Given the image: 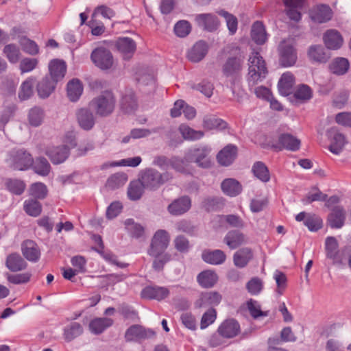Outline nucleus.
Returning a JSON list of instances; mask_svg holds the SVG:
<instances>
[{
  "label": "nucleus",
  "mask_w": 351,
  "mask_h": 351,
  "mask_svg": "<svg viewBox=\"0 0 351 351\" xmlns=\"http://www.w3.org/2000/svg\"><path fill=\"white\" fill-rule=\"evenodd\" d=\"M172 178L173 176L169 172L160 173L158 171L152 168L142 171L138 178L143 188L149 191L158 189L161 185Z\"/></svg>",
  "instance_id": "f257e3e1"
},
{
  "label": "nucleus",
  "mask_w": 351,
  "mask_h": 351,
  "mask_svg": "<svg viewBox=\"0 0 351 351\" xmlns=\"http://www.w3.org/2000/svg\"><path fill=\"white\" fill-rule=\"evenodd\" d=\"M267 73L266 64L258 51H252L248 58V82L255 85L265 78Z\"/></svg>",
  "instance_id": "f03ea898"
},
{
  "label": "nucleus",
  "mask_w": 351,
  "mask_h": 351,
  "mask_svg": "<svg viewBox=\"0 0 351 351\" xmlns=\"http://www.w3.org/2000/svg\"><path fill=\"white\" fill-rule=\"evenodd\" d=\"M243 61L244 55L241 53L240 49L236 48L234 56L229 57L223 65L222 71L223 75L229 78L234 84L241 78Z\"/></svg>",
  "instance_id": "7ed1b4c3"
},
{
  "label": "nucleus",
  "mask_w": 351,
  "mask_h": 351,
  "mask_svg": "<svg viewBox=\"0 0 351 351\" xmlns=\"http://www.w3.org/2000/svg\"><path fill=\"white\" fill-rule=\"evenodd\" d=\"M5 162L14 170L25 171L32 167L34 158L25 149H14L8 153Z\"/></svg>",
  "instance_id": "20e7f679"
},
{
  "label": "nucleus",
  "mask_w": 351,
  "mask_h": 351,
  "mask_svg": "<svg viewBox=\"0 0 351 351\" xmlns=\"http://www.w3.org/2000/svg\"><path fill=\"white\" fill-rule=\"evenodd\" d=\"M115 102V97L112 93L104 91L94 98L90 104L98 115L105 117L113 112Z\"/></svg>",
  "instance_id": "39448f33"
},
{
  "label": "nucleus",
  "mask_w": 351,
  "mask_h": 351,
  "mask_svg": "<svg viewBox=\"0 0 351 351\" xmlns=\"http://www.w3.org/2000/svg\"><path fill=\"white\" fill-rule=\"evenodd\" d=\"M169 243V235L164 230H158L152 240L148 254L152 256H158L167 247Z\"/></svg>",
  "instance_id": "423d86ee"
},
{
  "label": "nucleus",
  "mask_w": 351,
  "mask_h": 351,
  "mask_svg": "<svg viewBox=\"0 0 351 351\" xmlns=\"http://www.w3.org/2000/svg\"><path fill=\"white\" fill-rule=\"evenodd\" d=\"M90 58L96 66L102 70L110 69L113 65L111 52L104 47H97L93 51Z\"/></svg>",
  "instance_id": "0eeeda50"
},
{
  "label": "nucleus",
  "mask_w": 351,
  "mask_h": 351,
  "mask_svg": "<svg viewBox=\"0 0 351 351\" xmlns=\"http://www.w3.org/2000/svg\"><path fill=\"white\" fill-rule=\"evenodd\" d=\"M154 335V331L151 329H147L140 325H132L125 331V338L127 341H138L152 338Z\"/></svg>",
  "instance_id": "6e6552de"
},
{
  "label": "nucleus",
  "mask_w": 351,
  "mask_h": 351,
  "mask_svg": "<svg viewBox=\"0 0 351 351\" xmlns=\"http://www.w3.org/2000/svg\"><path fill=\"white\" fill-rule=\"evenodd\" d=\"M209 152V149L205 147L191 149L187 154L186 159L195 162L201 167L208 168L210 166Z\"/></svg>",
  "instance_id": "1a4fd4ad"
},
{
  "label": "nucleus",
  "mask_w": 351,
  "mask_h": 351,
  "mask_svg": "<svg viewBox=\"0 0 351 351\" xmlns=\"http://www.w3.org/2000/svg\"><path fill=\"white\" fill-rule=\"evenodd\" d=\"M327 136L330 141L329 150L335 154H339L346 144L345 136L335 128L327 131Z\"/></svg>",
  "instance_id": "9d476101"
},
{
  "label": "nucleus",
  "mask_w": 351,
  "mask_h": 351,
  "mask_svg": "<svg viewBox=\"0 0 351 351\" xmlns=\"http://www.w3.org/2000/svg\"><path fill=\"white\" fill-rule=\"evenodd\" d=\"M280 63L283 66H293L297 60V54L293 47L286 42H282L279 46Z\"/></svg>",
  "instance_id": "9b49d317"
},
{
  "label": "nucleus",
  "mask_w": 351,
  "mask_h": 351,
  "mask_svg": "<svg viewBox=\"0 0 351 351\" xmlns=\"http://www.w3.org/2000/svg\"><path fill=\"white\" fill-rule=\"evenodd\" d=\"M45 154L53 164L58 165L66 160L69 155V148L63 145L49 146L46 149Z\"/></svg>",
  "instance_id": "f8f14e48"
},
{
  "label": "nucleus",
  "mask_w": 351,
  "mask_h": 351,
  "mask_svg": "<svg viewBox=\"0 0 351 351\" xmlns=\"http://www.w3.org/2000/svg\"><path fill=\"white\" fill-rule=\"evenodd\" d=\"M323 41L328 49L338 50L343 45V38L336 29H330L327 30L323 35Z\"/></svg>",
  "instance_id": "ddd939ff"
},
{
  "label": "nucleus",
  "mask_w": 351,
  "mask_h": 351,
  "mask_svg": "<svg viewBox=\"0 0 351 351\" xmlns=\"http://www.w3.org/2000/svg\"><path fill=\"white\" fill-rule=\"evenodd\" d=\"M195 20L199 27L208 32L217 30L220 24L217 17L210 13L197 14Z\"/></svg>",
  "instance_id": "4468645a"
},
{
  "label": "nucleus",
  "mask_w": 351,
  "mask_h": 351,
  "mask_svg": "<svg viewBox=\"0 0 351 351\" xmlns=\"http://www.w3.org/2000/svg\"><path fill=\"white\" fill-rule=\"evenodd\" d=\"M191 207V199L189 196H182L173 200L167 207L168 212L172 215H181L186 213Z\"/></svg>",
  "instance_id": "2eb2a0df"
},
{
  "label": "nucleus",
  "mask_w": 351,
  "mask_h": 351,
  "mask_svg": "<svg viewBox=\"0 0 351 351\" xmlns=\"http://www.w3.org/2000/svg\"><path fill=\"white\" fill-rule=\"evenodd\" d=\"M170 291L165 287L148 286L141 291V297L149 300H162L169 295Z\"/></svg>",
  "instance_id": "dca6fc26"
},
{
  "label": "nucleus",
  "mask_w": 351,
  "mask_h": 351,
  "mask_svg": "<svg viewBox=\"0 0 351 351\" xmlns=\"http://www.w3.org/2000/svg\"><path fill=\"white\" fill-rule=\"evenodd\" d=\"M346 211L343 207L336 206L331 208L328 216L327 223L332 228H341L345 223Z\"/></svg>",
  "instance_id": "f3484780"
},
{
  "label": "nucleus",
  "mask_w": 351,
  "mask_h": 351,
  "mask_svg": "<svg viewBox=\"0 0 351 351\" xmlns=\"http://www.w3.org/2000/svg\"><path fill=\"white\" fill-rule=\"evenodd\" d=\"M309 14L314 22L324 23L332 19L333 12L328 5L322 4L313 8Z\"/></svg>",
  "instance_id": "a211bd4d"
},
{
  "label": "nucleus",
  "mask_w": 351,
  "mask_h": 351,
  "mask_svg": "<svg viewBox=\"0 0 351 351\" xmlns=\"http://www.w3.org/2000/svg\"><path fill=\"white\" fill-rule=\"evenodd\" d=\"M21 251L23 256L30 262L36 263L40 258V250L32 240L23 241L21 245Z\"/></svg>",
  "instance_id": "6ab92c4d"
},
{
  "label": "nucleus",
  "mask_w": 351,
  "mask_h": 351,
  "mask_svg": "<svg viewBox=\"0 0 351 351\" xmlns=\"http://www.w3.org/2000/svg\"><path fill=\"white\" fill-rule=\"evenodd\" d=\"M76 118L80 127L84 130H90L95 125V116L88 109L80 108L77 110Z\"/></svg>",
  "instance_id": "aec40b11"
},
{
  "label": "nucleus",
  "mask_w": 351,
  "mask_h": 351,
  "mask_svg": "<svg viewBox=\"0 0 351 351\" xmlns=\"http://www.w3.org/2000/svg\"><path fill=\"white\" fill-rule=\"evenodd\" d=\"M116 46L124 59L131 58L136 49V43L130 38L123 37L117 40Z\"/></svg>",
  "instance_id": "412c9836"
},
{
  "label": "nucleus",
  "mask_w": 351,
  "mask_h": 351,
  "mask_svg": "<svg viewBox=\"0 0 351 351\" xmlns=\"http://www.w3.org/2000/svg\"><path fill=\"white\" fill-rule=\"evenodd\" d=\"M222 299V296L218 292L210 291L202 293L195 303L196 308H206L210 306L218 305Z\"/></svg>",
  "instance_id": "4be33fe9"
},
{
  "label": "nucleus",
  "mask_w": 351,
  "mask_h": 351,
  "mask_svg": "<svg viewBox=\"0 0 351 351\" xmlns=\"http://www.w3.org/2000/svg\"><path fill=\"white\" fill-rule=\"evenodd\" d=\"M254 253L248 247L238 250L233 255L234 265L239 268H244L253 259Z\"/></svg>",
  "instance_id": "5701e85b"
},
{
  "label": "nucleus",
  "mask_w": 351,
  "mask_h": 351,
  "mask_svg": "<svg viewBox=\"0 0 351 351\" xmlns=\"http://www.w3.org/2000/svg\"><path fill=\"white\" fill-rule=\"evenodd\" d=\"M240 332L239 323L232 319H226L221 324L218 328V332L225 338H233Z\"/></svg>",
  "instance_id": "b1692460"
},
{
  "label": "nucleus",
  "mask_w": 351,
  "mask_h": 351,
  "mask_svg": "<svg viewBox=\"0 0 351 351\" xmlns=\"http://www.w3.org/2000/svg\"><path fill=\"white\" fill-rule=\"evenodd\" d=\"M223 242L230 249L234 250L247 243V238L245 235L240 231L230 230L226 234Z\"/></svg>",
  "instance_id": "393cba45"
},
{
  "label": "nucleus",
  "mask_w": 351,
  "mask_h": 351,
  "mask_svg": "<svg viewBox=\"0 0 351 351\" xmlns=\"http://www.w3.org/2000/svg\"><path fill=\"white\" fill-rule=\"evenodd\" d=\"M51 80L56 84L62 80L66 71V66L64 61L53 60L49 64Z\"/></svg>",
  "instance_id": "a878e982"
},
{
  "label": "nucleus",
  "mask_w": 351,
  "mask_h": 351,
  "mask_svg": "<svg viewBox=\"0 0 351 351\" xmlns=\"http://www.w3.org/2000/svg\"><path fill=\"white\" fill-rule=\"evenodd\" d=\"M300 140L290 134H282L278 137V146L280 149H285L295 152L300 149Z\"/></svg>",
  "instance_id": "bb28decb"
},
{
  "label": "nucleus",
  "mask_w": 351,
  "mask_h": 351,
  "mask_svg": "<svg viewBox=\"0 0 351 351\" xmlns=\"http://www.w3.org/2000/svg\"><path fill=\"white\" fill-rule=\"evenodd\" d=\"M237 153V147L234 145H228L218 153L217 156V161L221 165L228 166L236 158Z\"/></svg>",
  "instance_id": "cd10ccee"
},
{
  "label": "nucleus",
  "mask_w": 351,
  "mask_h": 351,
  "mask_svg": "<svg viewBox=\"0 0 351 351\" xmlns=\"http://www.w3.org/2000/svg\"><path fill=\"white\" fill-rule=\"evenodd\" d=\"M121 108L128 114L133 113L137 109L138 103L133 90H127L123 95L121 100Z\"/></svg>",
  "instance_id": "c85d7f7f"
},
{
  "label": "nucleus",
  "mask_w": 351,
  "mask_h": 351,
  "mask_svg": "<svg viewBox=\"0 0 351 351\" xmlns=\"http://www.w3.org/2000/svg\"><path fill=\"white\" fill-rule=\"evenodd\" d=\"M202 259L211 265H221L226 259V255L220 250L204 251L202 254Z\"/></svg>",
  "instance_id": "c756f323"
},
{
  "label": "nucleus",
  "mask_w": 351,
  "mask_h": 351,
  "mask_svg": "<svg viewBox=\"0 0 351 351\" xmlns=\"http://www.w3.org/2000/svg\"><path fill=\"white\" fill-rule=\"evenodd\" d=\"M5 265L9 270L16 272L25 269L27 265L20 254L13 253L7 256Z\"/></svg>",
  "instance_id": "7c9ffc66"
},
{
  "label": "nucleus",
  "mask_w": 351,
  "mask_h": 351,
  "mask_svg": "<svg viewBox=\"0 0 351 351\" xmlns=\"http://www.w3.org/2000/svg\"><path fill=\"white\" fill-rule=\"evenodd\" d=\"M202 127L206 130H221L227 128V123L215 115L207 114L203 117Z\"/></svg>",
  "instance_id": "2f4dec72"
},
{
  "label": "nucleus",
  "mask_w": 351,
  "mask_h": 351,
  "mask_svg": "<svg viewBox=\"0 0 351 351\" xmlns=\"http://www.w3.org/2000/svg\"><path fill=\"white\" fill-rule=\"evenodd\" d=\"M295 78L292 73L287 72L282 75L278 82V90L282 95L287 96L291 94Z\"/></svg>",
  "instance_id": "473e14b6"
},
{
  "label": "nucleus",
  "mask_w": 351,
  "mask_h": 351,
  "mask_svg": "<svg viewBox=\"0 0 351 351\" xmlns=\"http://www.w3.org/2000/svg\"><path fill=\"white\" fill-rule=\"evenodd\" d=\"M67 97L71 101H77L83 93L82 82L77 79H73L67 84Z\"/></svg>",
  "instance_id": "72a5a7b5"
},
{
  "label": "nucleus",
  "mask_w": 351,
  "mask_h": 351,
  "mask_svg": "<svg viewBox=\"0 0 351 351\" xmlns=\"http://www.w3.org/2000/svg\"><path fill=\"white\" fill-rule=\"evenodd\" d=\"M221 187L223 192L230 197L238 195L242 190L240 183L233 178L225 179L221 182Z\"/></svg>",
  "instance_id": "f704fd0d"
},
{
  "label": "nucleus",
  "mask_w": 351,
  "mask_h": 351,
  "mask_svg": "<svg viewBox=\"0 0 351 351\" xmlns=\"http://www.w3.org/2000/svg\"><path fill=\"white\" fill-rule=\"evenodd\" d=\"M207 53V45L204 41L197 42L188 53L191 62H197L202 60Z\"/></svg>",
  "instance_id": "c9c22d12"
},
{
  "label": "nucleus",
  "mask_w": 351,
  "mask_h": 351,
  "mask_svg": "<svg viewBox=\"0 0 351 351\" xmlns=\"http://www.w3.org/2000/svg\"><path fill=\"white\" fill-rule=\"evenodd\" d=\"M112 324L113 320L111 318H95L90 322L89 329L92 333L99 335Z\"/></svg>",
  "instance_id": "e433bc0d"
},
{
  "label": "nucleus",
  "mask_w": 351,
  "mask_h": 351,
  "mask_svg": "<svg viewBox=\"0 0 351 351\" xmlns=\"http://www.w3.org/2000/svg\"><path fill=\"white\" fill-rule=\"evenodd\" d=\"M350 68V63L347 58L339 57L335 58L329 65L330 71L337 75L346 74Z\"/></svg>",
  "instance_id": "4c0bfd02"
},
{
  "label": "nucleus",
  "mask_w": 351,
  "mask_h": 351,
  "mask_svg": "<svg viewBox=\"0 0 351 351\" xmlns=\"http://www.w3.org/2000/svg\"><path fill=\"white\" fill-rule=\"evenodd\" d=\"M313 92L312 88L306 84H300L293 92V98L296 102L300 104L305 103L313 97Z\"/></svg>",
  "instance_id": "58836bf2"
},
{
  "label": "nucleus",
  "mask_w": 351,
  "mask_h": 351,
  "mask_svg": "<svg viewBox=\"0 0 351 351\" xmlns=\"http://www.w3.org/2000/svg\"><path fill=\"white\" fill-rule=\"evenodd\" d=\"M308 55L311 60L320 63L326 62L330 58V56L321 45H313L310 47Z\"/></svg>",
  "instance_id": "ea45409f"
},
{
  "label": "nucleus",
  "mask_w": 351,
  "mask_h": 351,
  "mask_svg": "<svg viewBox=\"0 0 351 351\" xmlns=\"http://www.w3.org/2000/svg\"><path fill=\"white\" fill-rule=\"evenodd\" d=\"M56 83L46 77L37 84L38 95L40 98H47L54 90Z\"/></svg>",
  "instance_id": "a19ab883"
},
{
  "label": "nucleus",
  "mask_w": 351,
  "mask_h": 351,
  "mask_svg": "<svg viewBox=\"0 0 351 351\" xmlns=\"http://www.w3.org/2000/svg\"><path fill=\"white\" fill-rule=\"evenodd\" d=\"M36 77H29L22 82L19 91V97L21 100H27L34 94V87Z\"/></svg>",
  "instance_id": "79ce46f5"
},
{
  "label": "nucleus",
  "mask_w": 351,
  "mask_h": 351,
  "mask_svg": "<svg viewBox=\"0 0 351 351\" xmlns=\"http://www.w3.org/2000/svg\"><path fill=\"white\" fill-rule=\"evenodd\" d=\"M83 332V328L78 322H71L64 328L63 336L66 341L69 342L80 336Z\"/></svg>",
  "instance_id": "37998d69"
},
{
  "label": "nucleus",
  "mask_w": 351,
  "mask_h": 351,
  "mask_svg": "<svg viewBox=\"0 0 351 351\" xmlns=\"http://www.w3.org/2000/svg\"><path fill=\"white\" fill-rule=\"evenodd\" d=\"M178 130L182 138L186 141L198 140L202 138L204 135V132L201 130H195L184 123L180 125Z\"/></svg>",
  "instance_id": "c03bdc74"
},
{
  "label": "nucleus",
  "mask_w": 351,
  "mask_h": 351,
  "mask_svg": "<svg viewBox=\"0 0 351 351\" xmlns=\"http://www.w3.org/2000/svg\"><path fill=\"white\" fill-rule=\"evenodd\" d=\"M197 282L204 288L213 287L218 280L217 275L213 271L206 270L201 272L197 276Z\"/></svg>",
  "instance_id": "a18cd8bd"
},
{
  "label": "nucleus",
  "mask_w": 351,
  "mask_h": 351,
  "mask_svg": "<svg viewBox=\"0 0 351 351\" xmlns=\"http://www.w3.org/2000/svg\"><path fill=\"white\" fill-rule=\"evenodd\" d=\"M252 40L258 45L265 43L267 40V34L263 24L260 21L255 22L251 30Z\"/></svg>",
  "instance_id": "49530a36"
},
{
  "label": "nucleus",
  "mask_w": 351,
  "mask_h": 351,
  "mask_svg": "<svg viewBox=\"0 0 351 351\" xmlns=\"http://www.w3.org/2000/svg\"><path fill=\"white\" fill-rule=\"evenodd\" d=\"M285 5L289 8L287 14L290 19L298 21L301 19V14L297 8L301 7L304 0H283Z\"/></svg>",
  "instance_id": "de8ad7c7"
},
{
  "label": "nucleus",
  "mask_w": 351,
  "mask_h": 351,
  "mask_svg": "<svg viewBox=\"0 0 351 351\" xmlns=\"http://www.w3.org/2000/svg\"><path fill=\"white\" fill-rule=\"evenodd\" d=\"M44 118L45 112L41 108L35 106L29 110L28 121L32 126L38 127L43 122Z\"/></svg>",
  "instance_id": "09e8293b"
},
{
  "label": "nucleus",
  "mask_w": 351,
  "mask_h": 351,
  "mask_svg": "<svg viewBox=\"0 0 351 351\" xmlns=\"http://www.w3.org/2000/svg\"><path fill=\"white\" fill-rule=\"evenodd\" d=\"M125 228L131 237L140 238L143 236L145 232L144 227L135 222L132 219H128L125 221Z\"/></svg>",
  "instance_id": "8fccbe9b"
},
{
  "label": "nucleus",
  "mask_w": 351,
  "mask_h": 351,
  "mask_svg": "<svg viewBox=\"0 0 351 351\" xmlns=\"http://www.w3.org/2000/svg\"><path fill=\"white\" fill-rule=\"evenodd\" d=\"M254 175L263 182H267L270 179L269 170L266 165L262 162H256L252 167Z\"/></svg>",
  "instance_id": "3c124183"
},
{
  "label": "nucleus",
  "mask_w": 351,
  "mask_h": 351,
  "mask_svg": "<svg viewBox=\"0 0 351 351\" xmlns=\"http://www.w3.org/2000/svg\"><path fill=\"white\" fill-rule=\"evenodd\" d=\"M144 188L138 180L130 182L128 189V195L131 200L139 199L144 191Z\"/></svg>",
  "instance_id": "603ef678"
},
{
  "label": "nucleus",
  "mask_w": 351,
  "mask_h": 351,
  "mask_svg": "<svg viewBox=\"0 0 351 351\" xmlns=\"http://www.w3.org/2000/svg\"><path fill=\"white\" fill-rule=\"evenodd\" d=\"M217 13L219 16L223 17L226 20V25L230 34L231 35L234 34L237 30L238 25V21L237 17L224 10H219L217 12Z\"/></svg>",
  "instance_id": "864d4df0"
},
{
  "label": "nucleus",
  "mask_w": 351,
  "mask_h": 351,
  "mask_svg": "<svg viewBox=\"0 0 351 351\" xmlns=\"http://www.w3.org/2000/svg\"><path fill=\"white\" fill-rule=\"evenodd\" d=\"M32 166L35 173L42 176H47L51 170L50 164L43 157L36 158Z\"/></svg>",
  "instance_id": "5fc2aeb1"
},
{
  "label": "nucleus",
  "mask_w": 351,
  "mask_h": 351,
  "mask_svg": "<svg viewBox=\"0 0 351 351\" xmlns=\"http://www.w3.org/2000/svg\"><path fill=\"white\" fill-rule=\"evenodd\" d=\"M220 221L226 223L230 227L242 229L245 227L243 219L237 215H226L220 217Z\"/></svg>",
  "instance_id": "6e6d98bb"
},
{
  "label": "nucleus",
  "mask_w": 351,
  "mask_h": 351,
  "mask_svg": "<svg viewBox=\"0 0 351 351\" xmlns=\"http://www.w3.org/2000/svg\"><path fill=\"white\" fill-rule=\"evenodd\" d=\"M3 53L10 62L16 63L20 59L19 48L14 44H8L3 48Z\"/></svg>",
  "instance_id": "4d7b16f0"
},
{
  "label": "nucleus",
  "mask_w": 351,
  "mask_h": 351,
  "mask_svg": "<svg viewBox=\"0 0 351 351\" xmlns=\"http://www.w3.org/2000/svg\"><path fill=\"white\" fill-rule=\"evenodd\" d=\"M325 249L328 258L335 260L338 254V243L333 237H328L326 239Z\"/></svg>",
  "instance_id": "13d9d810"
},
{
  "label": "nucleus",
  "mask_w": 351,
  "mask_h": 351,
  "mask_svg": "<svg viewBox=\"0 0 351 351\" xmlns=\"http://www.w3.org/2000/svg\"><path fill=\"white\" fill-rule=\"evenodd\" d=\"M24 210L26 213L32 217L38 216L42 211V206L39 202L28 199L24 202Z\"/></svg>",
  "instance_id": "bf43d9fd"
},
{
  "label": "nucleus",
  "mask_w": 351,
  "mask_h": 351,
  "mask_svg": "<svg viewBox=\"0 0 351 351\" xmlns=\"http://www.w3.org/2000/svg\"><path fill=\"white\" fill-rule=\"evenodd\" d=\"M19 44L22 49L28 54L36 55L38 53V46L34 40L22 37L19 40Z\"/></svg>",
  "instance_id": "052dcab7"
},
{
  "label": "nucleus",
  "mask_w": 351,
  "mask_h": 351,
  "mask_svg": "<svg viewBox=\"0 0 351 351\" xmlns=\"http://www.w3.org/2000/svg\"><path fill=\"white\" fill-rule=\"evenodd\" d=\"M128 180L125 173H116L110 176L107 181V186L112 189H117L123 186Z\"/></svg>",
  "instance_id": "680f3d73"
},
{
  "label": "nucleus",
  "mask_w": 351,
  "mask_h": 351,
  "mask_svg": "<svg viewBox=\"0 0 351 351\" xmlns=\"http://www.w3.org/2000/svg\"><path fill=\"white\" fill-rule=\"evenodd\" d=\"M191 24L187 21H179L174 26L176 35L180 38L186 37L191 32Z\"/></svg>",
  "instance_id": "e2e57ef3"
},
{
  "label": "nucleus",
  "mask_w": 351,
  "mask_h": 351,
  "mask_svg": "<svg viewBox=\"0 0 351 351\" xmlns=\"http://www.w3.org/2000/svg\"><path fill=\"white\" fill-rule=\"evenodd\" d=\"M8 189L16 195H21L25 189V183L20 180L10 179L6 182Z\"/></svg>",
  "instance_id": "0e129e2a"
},
{
  "label": "nucleus",
  "mask_w": 351,
  "mask_h": 351,
  "mask_svg": "<svg viewBox=\"0 0 351 351\" xmlns=\"http://www.w3.org/2000/svg\"><path fill=\"white\" fill-rule=\"evenodd\" d=\"M322 219L315 215L308 214L304 221V225L308 227L310 231H317L322 227Z\"/></svg>",
  "instance_id": "69168bd1"
},
{
  "label": "nucleus",
  "mask_w": 351,
  "mask_h": 351,
  "mask_svg": "<svg viewBox=\"0 0 351 351\" xmlns=\"http://www.w3.org/2000/svg\"><path fill=\"white\" fill-rule=\"evenodd\" d=\"M30 195L36 198L43 199L47 194V186L42 182H36L30 186Z\"/></svg>",
  "instance_id": "338daca9"
},
{
  "label": "nucleus",
  "mask_w": 351,
  "mask_h": 351,
  "mask_svg": "<svg viewBox=\"0 0 351 351\" xmlns=\"http://www.w3.org/2000/svg\"><path fill=\"white\" fill-rule=\"evenodd\" d=\"M263 288V282L258 277H254L246 284V289L252 295L258 294Z\"/></svg>",
  "instance_id": "774afa93"
}]
</instances>
